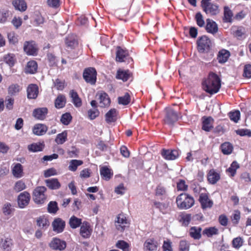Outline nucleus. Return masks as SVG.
Listing matches in <instances>:
<instances>
[{
    "label": "nucleus",
    "mask_w": 251,
    "mask_h": 251,
    "mask_svg": "<svg viewBox=\"0 0 251 251\" xmlns=\"http://www.w3.org/2000/svg\"><path fill=\"white\" fill-rule=\"evenodd\" d=\"M20 90V86L17 84H13L9 86L8 89V93L13 95L18 93Z\"/></svg>",
    "instance_id": "56"
},
{
    "label": "nucleus",
    "mask_w": 251,
    "mask_h": 251,
    "mask_svg": "<svg viewBox=\"0 0 251 251\" xmlns=\"http://www.w3.org/2000/svg\"><path fill=\"white\" fill-rule=\"evenodd\" d=\"M3 60L9 66L12 67L15 64L16 59L14 54L9 53L3 56Z\"/></svg>",
    "instance_id": "36"
},
{
    "label": "nucleus",
    "mask_w": 251,
    "mask_h": 251,
    "mask_svg": "<svg viewBox=\"0 0 251 251\" xmlns=\"http://www.w3.org/2000/svg\"><path fill=\"white\" fill-rule=\"evenodd\" d=\"M58 210L57 203L55 201H51L48 205V211L50 213L55 214Z\"/></svg>",
    "instance_id": "49"
},
{
    "label": "nucleus",
    "mask_w": 251,
    "mask_h": 251,
    "mask_svg": "<svg viewBox=\"0 0 251 251\" xmlns=\"http://www.w3.org/2000/svg\"><path fill=\"white\" fill-rule=\"evenodd\" d=\"M236 132L237 134L242 136H248V137H251V131L250 129H238L236 131Z\"/></svg>",
    "instance_id": "64"
},
{
    "label": "nucleus",
    "mask_w": 251,
    "mask_h": 251,
    "mask_svg": "<svg viewBox=\"0 0 251 251\" xmlns=\"http://www.w3.org/2000/svg\"><path fill=\"white\" fill-rule=\"evenodd\" d=\"M195 18L197 21V24L199 26L202 27L204 26L205 23L203 19V17L201 13L199 12L197 13Z\"/></svg>",
    "instance_id": "63"
},
{
    "label": "nucleus",
    "mask_w": 251,
    "mask_h": 251,
    "mask_svg": "<svg viewBox=\"0 0 251 251\" xmlns=\"http://www.w3.org/2000/svg\"><path fill=\"white\" fill-rule=\"evenodd\" d=\"M201 227L193 226L189 230V235L194 239L199 240L201 238Z\"/></svg>",
    "instance_id": "31"
},
{
    "label": "nucleus",
    "mask_w": 251,
    "mask_h": 251,
    "mask_svg": "<svg viewBox=\"0 0 251 251\" xmlns=\"http://www.w3.org/2000/svg\"><path fill=\"white\" fill-rule=\"evenodd\" d=\"M65 83L64 80H61L59 78H57L54 82V84L58 90H63L65 87Z\"/></svg>",
    "instance_id": "60"
},
{
    "label": "nucleus",
    "mask_w": 251,
    "mask_h": 251,
    "mask_svg": "<svg viewBox=\"0 0 251 251\" xmlns=\"http://www.w3.org/2000/svg\"><path fill=\"white\" fill-rule=\"evenodd\" d=\"M161 155L164 159L168 160H173L177 158L179 154L176 150H169L163 149L161 151Z\"/></svg>",
    "instance_id": "17"
},
{
    "label": "nucleus",
    "mask_w": 251,
    "mask_h": 251,
    "mask_svg": "<svg viewBox=\"0 0 251 251\" xmlns=\"http://www.w3.org/2000/svg\"><path fill=\"white\" fill-rule=\"evenodd\" d=\"M48 130V127L42 124H36L33 127V133L37 136L45 134Z\"/></svg>",
    "instance_id": "21"
},
{
    "label": "nucleus",
    "mask_w": 251,
    "mask_h": 251,
    "mask_svg": "<svg viewBox=\"0 0 251 251\" xmlns=\"http://www.w3.org/2000/svg\"><path fill=\"white\" fill-rule=\"evenodd\" d=\"M65 225V222L60 218L55 219L52 223L53 230L57 233L63 232Z\"/></svg>",
    "instance_id": "14"
},
{
    "label": "nucleus",
    "mask_w": 251,
    "mask_h": 251,
    "mask_svg": "<svg viewBox=\"0 0 251 251\" xmlns=\"http://www.w3.org/2000/svg\"><path fill=\"white\" fill-rule=\"evenodd\" d=\"M230 120L235 123H237L240 117V112L239 110L231 111L228 114Z\"/></svg>",
    "instance_id": "54"
},
{
    "label": "nucleus",
    "mask_w": 251,
    "mask_h": 251,
    "mask_svg": "<svg viewBox=\"0 0 251 251\" xmlns=\"http://www.w3.org/2000/svg\"><path fill=\"white\" fill-rule=\"evenodd\" d=\"M47 3L49 7L54 9L59 8L61 4L60 0H47Z\"/></svg>",
    "instance_id": "59"
},
{
    "label": "nucleus",
    "mask_w": 251,
    "mask_h": 251,
    "mask_svg": "<svg viewBox=\"0 0 251 251\" xmlns=\"http://www.w3.org/2000/svg\"><path fill=\"white\" fill-rule=\"evenodd\" d=\"M14 209L12 208V205L9 202H6L3 205L2 210L5 216L10 215Z\"/></svg>",
    "instance_id": "51"
},
{
    "label": "nucleus",
    "mask_w": 251,
    "mask_h": 251,
    "mask_svg": "<svg viewBox=\"0 0 251 251\" xmlns=\"http://www.w3.org/2000/svg\"><path fill=\"white\" fill-rule=\"evenodd\" d=\"M165 110V122L168 125L172 126L175 122L178 121L180 116V114L170 108H166Z\"/></svg>",
    "instance_id": "7"
},
{
    "label": "nucleus",
    "mask_w": 251,
    "mask_h": 251,
    "mask_svg": "<svg viewBox=\"0 0 251 251\" xmlns=\"http://www.w3.org/2000/svg\"><path fill=\"white\" fill-rule=\"evenodd\" d=\"M47 186L51 190L58 189L61 187V184L57 178H50L45 180Z\"/></svg>",
    "instance_id": "28"
},
{
    "label": "nucleus",
    "mask_w": 251,
    "mask_h": 251,
    "mask_svg": "<svg viewBox=\"0 0 251 251\" xmlns=\"http://www.w3.org/2000/svg\"><path fill=\"white\" fill-rule=\"evenodd\" d=\"M30 200V195L28 192L25 191L21 193L18 198L19 206L21 208L25 207L28 204Z\"/></svg>",
    "instance_id": "10"
},
{
    "label": "nucleus",
    "mask_w": 251,
    "mask_h": 251,
    "mask_svg": "<svg viewBox=\"0 0 251 251\" xmlns=\"http://www.w3.org/2000/svg\"><path fill=\"white\" fill-rule=\"evenodd\" d=\"M218 233L219 230L215 227L206 228L203 231V234L206 235L208 237H212L214 235H217Z\"/></svg>",
    "instance_id": "46"
},
{
    "label": "nucleus",
    "mask_w": 251,
    "mask_h": 251,
    "mask_svg": "<svg viewBox=\"0 0 251 251\" xmlns=\"http://www.w3.org/2000/svg\"><path fill=\"white\" fill-rule=\"evenodd\" d=\"M69 224L72 228L75 229L82 224V219L73 215L70 218Z\"/></svg>",
    "instance_id": "34"
},
{
    "label": "nucleus",
    "mask_w": 251,
    "mask_h": 251,
    "mask_svg": "<svg viewBox=\"0 0 251 251\" xmlns=\"http://www.w3.org/2000/svg\"><path fill=\"white\" fill-rule=\"evenodd\" d=\"M128 51L126 50H124L120 47H118L116 51V60L118 62H122L125 61V59L128 56Z\"/></svg>",
    "instance_id": "20"
},
{
    "label": "nucleus",
    "mask_w": 251,
    "mask_h": 251,
    "mask_svg": "<svg viewBox=\"0 0 251 251\" xmlns=\"http://www.w3.org/2000/svg\"><path fill=\"white\" fill-rule=\"evenodd\" d=\"M199 201L202 209L211 208L213 204L212 201L210 200L208 195L205 193H201L200 195Z\"/></svg>",
    "instance_id": "15"
},
{
    "label": "nucleus",
    "mask_w": 251,
    "mask_h": 251,
    "mask_svg": "<svg viewBox=\"0 0 251 251\" xmlns=\"http://www.w3.org/2000/svg\"><path fill=\"white\" fill-rule=\"evenodd\" d=\"M72 120V116L70 113L63 114L60 118L61 122L64 125H68Z\"/></svg>",
    "instance_id": "50"
},
{
    "label": "nucleus",
    "mask_w": 251,
    "mask_h": 251,
    "mask_svg": "<svg viewBox=\"0 0 251 251\" xmlns=\"http://www.w3.org/2000/svg\"><path fill=\"white\" fill-rule=\"evenodd\" d=\"M92 229L91 228L90 224L84 221L82 223L80 228V234L84 238H88L90 237Z\"/></svg>",
    "instance_id": "13"
},
{
    "label": "nucleus",
    "mask_w": 251,
    "mask_h": 251,
    "mask_svg": "<svg viewBox=\"0 0 251 251\" xmlns=\"http://www.w3.org/2000/svg\"><path fill=\"white\" fill-rule=\"evenodd\" d=\"M117 248L122 250L123 251H129V244L124 240H119L116 244Z\"/></svg>",
    "instance_id": "52"
},
{
    "label": "nucleus",
    "mask_w": 251,
    "mask_h": 251,
    "mask_svg": "<svg viewBox=\"0 0 251 251\" xmlns=\"http://www.w3.org/2000/svg\"><path fill=\"white\" fill-rule=\"evenodd\" d=\"M210 1L211 0H202L201 1V7L207 14L216 15L219 12V6Z\"/></svg>",
    "instance_id": "6"
},
{
    "label": "nucleus",
    "mask_w": 251,
    "mask_h": 251,
    "mask_svg": "<svg viewBox=\"0 0 251 251\" xmlns=\"http://www.w3.org/2000/svg\"><path fill=\"white\" fill-rule=\"evenodd\" d=\"M233 14L228 6L224 7V17L223 20L225 22L230 23L232 21Z\"/></svg>",
    "instance_id": "44"
},
{
    "label": "nucleus",
    "mask_w": 251,
    "mask_h": 251,
    "mask_svg": "<svg viewBox=\"0 0 251 251\" xmlns=\"http://www.w3.org/2000/svg\"><path fill=\"white\" fill-rule=\"evenodd\" d=\"M188 185L186 184L185 180L180 179L177 183V189L178 191H185L187 189Z\"/></svg>",
    "instance_id": "61"
},
{
    "label": "nucleus",
    "mask_w": 251,
    "mask_h": 251,
    "mask_svg": "<svg viewBox=\"0 0 251 251\" xmlns=\"http://www.w3.org/2000/svg\"><path fill=\"white\" fill-rule=\"evenodd\" d=\"M25 188L26 185L25 183L23 181L20 180L16 182L14 189L16 191L20 192L24 190Z\"/></svg>",
    "instance_id": "57"
},
{
    "label": "nucleus",
    "mask_w": 251,
    "mask_h": 251,
    "mask_svg": "<svg viewBox=\"0 0 251 251\" xmlns=\"http://www.w3.org/2000/svg\"><path fill=\"white\" fill-rule=\"evenodd\" d=\"M47 188L45 186H37L33 192V199L37 204H43L47 199L46 192Z\"/></svg>",
    "instance_id": "3"
},
{
    "label": "nucleus",
    "mask_w": 251,
    "mask_h": 251,
    "mask_svg": "<svg viewBox=\"0 0 251 251\" xmlns=\"http://www.w3.org/2000/svg\"><path fill=\"white\" fill-rule=\"evenodd\" d=\"M211 45V41L206 36H203L198 41V49L200 52L207 51Z\"/></svg>",
    "instance_id": "8"
},
{
    "label": "nucleus",
    "mask_w": 251,
    "mask_h": 251,
    "mask_svg": "<svg viewBox=\"0 0 251 251\" xmlns=\"http://www.w3.org/2000/svg\"><path fill=\"white\" fill-rule=\"evenodd\" d=\"M37 62L34 60H30L27 63L25 72L26 74H34L37 72Z\"/></svg>",
    "instance_id": "23"
},
{
    "label": "nucleus",
    "mask_w": 251,
    "mask_h": 251,
    "mask_svg": "<svg viewBox=\"0 0 251 251\" xmlns=\"http://www.w3.org/2000/svg\"><path fill=\"white\" fill-rule=\"evenodd\" d=\"M27 97L29 99H35L38 95L39 89L36 84H29L26 89Z\"/></svg>",
    "instance_id": "16"
},
{
    "label": "nucleus",
    "mask_w": 251,
    "mask_h": 251,
    "mask_svg": "<svg viewBox=\"0 0 251 251\" xmlns=\"http://www.w3.org/2000/svg\"><path fill=\"white\" fill-rule=\"evenodd\" d=\"M202 129L205 131H209L213 127L212 126L213 119L209 117L208 118H203Z\"/></svg>",
    "instance_id": "33"
},
{
    "label": "nucleus",
    "mask_w": 251,
    "mask_h": 251,
    "mask_svg": "<svg viewBox=\"0 0 251 251\" xmlns=\"http://www.w3.org/2000/svg\"><path fill=\"white\" fill-rule=\"evenodd\" d=\"M203 88L207 93L213 94L217 93L221 87V80L214 73H210L208 77L202 83Z\"/></svg>",
    "instance_id": "1"
},
{
    "label": "nucleus",
    "mask_w": 251,
    "mask_h": 251,
    "mask_svg": "<svg viewBox=\"0 0 251 251\" xmlns=\"http://www.w3.org/2000/svg\"><path fill=\"white\" fill-rule=\"evenodd\" d=\"M130 222L126 217L123 213L117 215L115 221V226L116 229L121 232L129 226Z\"/></svg>",
    "instance_id": "4"
},
{
    "label": "nucleus",
    "mask_w": 251,
    "mask_h": 251,
    "mask_svg": "<svg viewBox=\"0 0 251 251\" xmlns=\"http://www.w3.org/2000/svg\"><path fill=\"white\" fill-rule=\"evenodd\" d=\"M206 22L205 29L206 31L213 35L216 34L218 31V25L216 22L210 19H207Z\"/></svg>",
    "instance_id": "19"
},
{
    "label": "nucleus",
    "mask_w": 251,
    "mask_h": 251,
    "mask_svg": "<svg viewBox=\"0 0 251 251\" xmlns=\"http://www.w3.org/2000/svg\"><path fill=\"white\" fill-rule=\"evenodd\" d=\"M24 51L28 55H36L38 49L34 42L26 41L24 46Z\"/></svg>",
    "instance_id": "9"
},
{
    "label": "nucleus",
    "mask_w": 251,
    "mask_h": 251,
    "mask_svg": "<svg viewBox=\"0 0 251 251\" xmlns=\"http://www.w3.org/2000/svg\"><path fill=\"white\" fill-rule=\"evenodd\" d=\"M229 56L230 53L228 51L226 50H222L219 52L218 56L219 62L221 63H225L227 61Z\"/></svg>",
    "instance_id": "38"
},
{
    "label": "nucleus",
    "mask_w": 251,
    "mask_h": 251,
    "mask_svg": "<svg viewBox=\"0 0 251 251\" xmlns=\"http://www.w3.org/2000/svg\"><path fill=\"white\" fill-rule=\"evenodd\" d=\"M44 147L45 145L43 143H34L29 145L27 147V149L30 151L38 152L43 151Z\"/></svg>",
    "instance_id": "35"
},
{
    "label": "nucleus",
    "mask_w": 251,
    "mask_h": 251,
    "mask_svg": "<svg viewBox=\"0 0 251 251\" xmlns=\"http://www.w3.org/2000/svg\"><path fill=\"white\" fill-rule=\"evenodd\" d=\"M144 248L149 251H153L156 249V245L155 241L152 239H148L144 243Z\"/></svg>",
    "instance_id": "43"
},
{
    "label": "nucleus",
    "mask_w": 251,
    "mask_h": 251,
    "mask_svg": "<svg viewBox=\"0 0 251 251\" xmlns=\"http://www.w3.org/2000/svg\"><path fill=\"white\" fill-rule=\"evenodd\" d=\"M88 118L91 120H93L95 119L97 117L99 116L100 112L97 108L90 109L88 112Z\"/></svg>",
    "instance_id": "53"
},
{
    "label": "nucleus",
    "mask_w": 251,
    "mask_h": 251,
    "mask_svg": "<svg viewBox=\"0 0 251 251\" xmlns=\"http://www.w3.org/2000/svg\"><path fill=\"white\" fill-rule=\"evenodd\" d=\"M69 96L72 99V102L76 107L81 106L82 104L81 99L75 90H71L70 91Z\"/></svg>",
    "instance_id": "24"
},
{
    "label": "nucleus",
    "mask_w": 251,
    "mask_h": 251,
    "mask_svg": "<svg viewBox=\"0 0 251 251\" xmlns=\"http://www.w3.org/2000/svg\"><path fill=\"white\" fill-rule=\"evenodd\" d=\"M118 100L119 104L126 105L130 103L131 100L130 95L128 93H126L124 96L118 97Z\"/></svg>",
    "instance_id": "42"
},
{
    "label": "nucleus",
    "mask_w": 251,
    "mask_h": 251,
    "mask_svg": "<svg viewBox=\"0 0 251 251\" xmlns=\"http://www.w3.org/2000/svg\"><path fill=\"white\" fill-rule=\"evenodd\" d=\"M207 178L210 183L214 184L220 179V176L215 170H211L208 174Z\"/></svg>",
    "instance_id": "32"
},
{
    "label": "nucleus",
    "mask_w": 251,
    "mask_h": 251,
    "mask_svg": "<svg viewBox=\"0 0 251 251\" xmlns=\"http://www.w3.org/2000/svg\"><path fill=\"white\" fill-rule=\"evenodd\" d=\"M37 226L42 229H46L50 226L48 219L44 215L41 216L36 220Z\"/></svg>",
    "instance_id": "26"
},
{
    "label": "nucleus",
    "mask_w": 251,
    "mask_h": 251,
    "mask_svg": "<svg viewBox=\"0 0 251 251\" xmlns=\"http://www.w3.org/2000/svg\"><path fill=\"white\" fill-rule=\"evenodd\" d=\"M177 207L180 209H187L191 207L195 202L194 198L186 193H181L176 199Z\"/></svg>",
    "instance_id": "2"
},
{
    "label": "nucleus",
    "mask_w": 251,
    "mask_h": 251,
    "mask_svg": "<svg viewBox=\"0 0 251 251\" xmlns=\"http://www.w3.org/2000/svg\"><path fill=\"white\" fill-rule=\"evenodd\" d=\"M118 111L115 108L111 109L105 114V121L107 123L115 122L117 120Z\"/></svg>",
    "instance_id": "27"
},
{
    "label": "nucleus",
    "mask_w": 251,
    "mask_h": 251,
    "mask_svg": "<svg viewBox=\"0 0 251 251\" xmlns=\"http://www.w3.org/2000/svg\"><path fill=\"white\" fill-rule=\"evenodd\" d=\"M239 166L238 163L234 161L231 164L230 167L227 170V171L231 174V176H233L236 172V170L239 168Z\"/></svg>",
    "instance_id": "58"
},
{
    "label": "nucleus",
    "mask_w": 251,
    "mask_h": 251,
    "mask_svg": "<svg viewBox=\"0 0 251 251\" xmlns=\"http://www.w3.org/2000/svg\"><path fill=\"white\" fill-rule=\"evenodd\" d=\"M97 73L93 67L85 68L83 73V78L85 81L91 85H95L97 81Z\"/></svg>",
    "instance_id": "5"
},
{
    "label": "nucleus",
    "mask_w": 251,
    "mask_h": 251,
    "mask_svg": "<svg viewBox=\"0 0 251 251\" xmlns=\"http://www.w3.org/2000/svg\"><path fill=\"white\" fill-rule=\"evenodd\" d=\"M98 95L99 96L100 106L101 107L108 106L111 102L108 95L105 92L100 93Z\"/></svg>",
    "instance_id": "25"
},
{
    "label": "nucleus",
    "mask_w": 251,
    "mask_h": 251,
    "mask_svg": "<svg viewBox=\"0 0 251 251\" xmlns=\"http://www.w3.org/2000/svg\"><path fill=\"white\" fill-rule=\"evenodd\" d=\"M12 174L16 178H21L24 176L23 166L19 163L14 165L12 169Z\"/></svg>",
    "instance_id": "29"
},
{
    "label": "nucleus",
    "mask_w": 251,
    "mask_h": 251,
    "mask_svg": "<svg viewBox=\"0 0 251 251\" xmlns=\"http://www.w3.org/2000/svg\"><path fill=\"white\" fill-rule=\"evenodd\" d=\"M221 149L224 154H229L232 151L233 147L230 143L226 142L221 145Z\"/></svg>",
    "instance_id": "47"
},
{
    "label": "nucleus",
    "mask_w": 251,
    "mask_h": 251,
    "mask_svg": "<svg viewBox=\"0 0 251 251\" xmlns=\"http://www.w3.org/2000/svg\"><path fill=\"white\" fill-rule=\"evenodd\" d=\"M13 4L16 9L21 11H25L27 8L26 3L24 0H15Z\"/></svg>",
    "instance_id": "39"
},
{
    "label": "nucleus",
    "mask_w": 251,
    "mask_h": 251,
    "mask_svg": "<svg viewBox=\"0 0 251 251\" xmlns=\"http://www.w3.org/2000/svg\"><path fill=\"white\" fill-rule=\"evenodd\" d=\"M67 131L66 130L63 131L61 133L57 134L55 139V142L57 144H63L67 140Z\"/></svg>",
    "instance_id": "41"
},
{
    "label": "nucleus",
    "mask_w": 251,
    "mask_h": 251,
    "mask_svg": "<svg viewBox=\"0 0 251 251\" xmlns=\"http://www.w3.org/2000/svg\"><path fill=\"white\" fill-rule=\"evenodd\" d=\"M18 36L14 31L7 33V38L10 44L16 45L18 42Z\"/></svg>",
    "instance_id": "48"
},
{
    "label": "nucleus",
    "mask_w": 251,
    "mask_h": 251,
    "mask_svg": "<svg viewBox=\"0 0 251 251\" xmlns=\"http://www.w3.org/2000/svg\"><path fill=\"white\" fill-rule=\"evenodd\" d=\"M65 42L66 46L71 49H75L78 44L77 40L73 35L67 37Z\"/></svg>",
    "instance_id": "30"
},
{
    "label": "nucleus",
    "mask_w": 251,
    "mask_h": 251,
    "mask_svg": "<svg viewBox=\"0 0 251 251\" xmlns=\"http://www.w3.org/2000/svg\"><path fill=\"white\" fill-rule=\"evenodd\" d=\"M12 245V239L10 238H6L3 241H1V247L3 249L7 251L10 250V247Z\"/></svg>",
    "instance_id": "55"
},
{
    "label": "nucleus",
    "mask_w": 251,
    "mask_h": 251,
    "mask_svg": "<svg viewBox=\"0 0 251 251\" xmlns=\"http://www.w3.org/2000/svg\"><path fill=\"white\" fill-rule=\"evenodd\" d=\"M83 163V161L81 160H71L70 162L68 169L70 171L75 172L77 170V167L82 165Z\"/></svg>",
    "instance_id": "40"
},
{
    "label": "nucleus",
    "mask_w": 251,
    "mask_h": 251,
    "mask_svg": "<svg viewBox=\"0 0 251 251\" xmlns=\"http://www.w3.org/2000/svg\"><path fill=\"white\" fill-rule=\"evenodd\" d=\"M49 246L52 250L63 251L66 247V243L64 241L53 238L50 242Z\"/></svg>",
    "instance_id": "11"
},
{
    "label": "nucleus",
    "mask_w": 251,
    "mask_h": 251,
    "mask_svg": "<svg viewBox=\"0 0 251 251\" xmlns=\"http://www.w3.org/2000/svg\"><path fill=\"white\" fill-rule=\"evenodd\" d=\"M162 196V199H165L167 196V192L166 189L162 185L158 186V196Z\"/></svg>",
    "instance_id": "62"
},
{
    "label": "nucleus",
    "mask_w": 251,
    "mask_h": 251,
    "mask_svg": "<svg viewBox=\"0 0 251 251\" xmlns=\"http://www.w3.org/2000/svg\"><path fill=\"white\" fill-rule=\"evenodd\" d=\"M100 174L101 177L106 181L110 180L113 175L112 170L106 166L100 167Z\"/></svg>",
    "instance_id": "22"
},
{
    "label": "nucleus",
    "mask_w": 251,
    "mask_h": 251,
    "mask_svg": "<svg viewBox=\"0 0 251 251\" xmlns=\"http://www.w3.org/2000/svg\"><path fill=\"white\" fill-rule=\"evenodd\" d=\"M48 113V109L47 107H41L35 109L32 115L37 119L44 120Z\"/></svg>",
    "instance_id": "18"
},
{
    "label": "nucleus",
    "mask_w": 251,
    "mask_h": 251,
    "mask_svg": "<svg viewBox=\"0 0 251 251\" xmlns=\"http://www.w3.org/2000/svg\"><path fill=\"white\" fill-rule=\"evenodd\" d=\"M132 76V73L129 70H122L119 69L117 70L116 78L123 80L124 82L127 81L130 77Z\"/></svg>",
    "instance_id": "12"
},
{
    "label": "nucleus",
    "mask_w": 251,
    "mask_h": 251,
    "mask_svg": "<svg viewBox=\"0 0 251 251\" xmlns=\"http://www.w3.org/2000/svg\"><path fill=\"white\" fill-rule=\"evenodd\" d=\"M66 102L65 96L63 95H59L55 100V106L58 109L62 108L65 106Z\"/></svg>",
    "instance_id": "37"
},
{
    "label": "nucleus",
    "mask_w": 251,
    "mask_h": 251,
    "mask_svg": "<svg viewBox=\"0 0 251 251\" xmlns=\"http://www.w3.org/2000/svg\"><path fill=\"white\" fill-rule=\"evenodd\" d=\"M47 59L50 67H55L57 66V59L54 54L48 52L47 54Z\"/></svg>",
    "instance_id": "45"
}]
</instances>
